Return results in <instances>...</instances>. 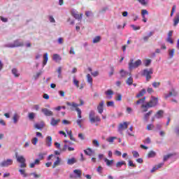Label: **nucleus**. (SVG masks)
Wrapping results in <instances>:
<instances>
[{
    "label": "nucleus",
    "instance_id": "nucleus-1",
    "mask_svg": "<svg viewBox=\"0 0 179 179\" xmlns=\"http://www.w3.org/2000/svg\"><path fill=\"white\" fill-rule=\"evenodd\" d=\"M83 104H85V102L83 100H80V103L78 104L75 102L71 103L69 101L66 102V106H70V110H71V111H76L78 113V118H82V110H80V108H79L78 107H80L82 106H83Z\"/></svg>",
    "mask_w": 179,
    "mask_h": 179
},
{
    "label": "nucleus",
    "instance_id": "nucleus-2",
    "mask_svg": "<svg viewBox=\"0 0 179 179\" xmlns=\"http://www.w3.org/2000/svg\"><path fill=\"white\" fill-rule=\"evenodd\" d=\"M24 45V43L20 39H16L13 41V43H9L4 45L6 48H17L19 47H23Z\"/></svg>",
    "mask_w": 179,
    "mask_h": 179
},
{
    "label": "nucleus",
    "instance_id": "nucleus-3",
    "mask_svg": "<svg viewBox=\"0 0 179 179\" xmlns=\"http://www.w3.org/2000/svg\"><path fill=\"white\" fill-rule=\"evenodd\" d=\"M89 120L91 124H94L95 122H100L101 121L100 116L96 115V112H94V110H91L90 112Z\"/></svg>",
    "mask_w": 179,
    "mask_h": 179
},
{
    "label": "nucleus",
    "instance_id": "nucleus-4",
    "mask_svg": "<svg viewBox=\"0 0 179 179\" xmlns=\"http://www.w3.org/2000/svg\"><path fill=\"white\" fill-rule=\"evenodd\" d=\"M141 65H142V60L138 59L134 62V59H131L129 62V71L136 69V68H138V66H141Z\"/></svg>",
    "mask_w": 179,
    "mask_h": 179
},
{
    "label": "nucleus",
    "instance_id": "nucleus-5",
    "mask_svg": "<svg viewBox=\"0 0 179 179\" xmlns=\"http://www.w3.org/2000/svg\"><path fill=\"white\" fill-rule=\"evenodd\" d=\"M142 76H145L147 82H149L150 79H152V75H153V69H145L141 73Z\"/></svg>",
    "mask_w": 179,
    "mask_h": 179
},
{
    "label": "nucleus",
    "instance_id": "nucleus-6",
    "mask_svg": "<svg viewBox=\"0 0 179 179\" xmlns=\"http://www.w3.org/2000/svg\"><path fill=\"white\" fill-rule=\"evenodd\" d=\"M12 164H13V159H12L3 160L0 163V166L1 167H9V166H12Z\"/></svg>",
    "mask_w": 179,
    "mask_h": 179
},
{
    "label": "nucleus",
    "instance_id": "nucleus-7",
    "mask_svg": "<svg viewBox=\"0 0 179 179\" xmlns=\"http://www.w3.org/2000/svg\"><path fill=\"white\" fill-rule=\"evenodd\" d=\"M147 103L150 104L152 108L156 107V106H157V104L159 103V99H157V97L151 96L150 101L147 102Z\"/></svg>",
    "mask_w": 179,
    "mask_h": 179
},
{
    "label": "nucleus",
    "instance_id": "nucleus-8",
    "mask_svg": "<svg viewBox=\"0 0 179 179\" xmlns=\"http://www.w3.org/2000/svg\"><path fill=\"white\" fill-rule=\"evenodd\" d=\"M178 95V93L176 92V90L172 89L169 94H164V99L165 100H167L169 97H171L173 96V97H176Z\"/></svg>",
    "mask_w": 179,
    "mask_h": 179
},
{
    "label": "nucleus",
    "instance_id": "nucleus-9",
    "mask_svg": "<svg viewBox=\"0 0 179 179\" xmlns=\"http://www.w3.org/2000/svg\"><path fill=\"white\" fill-rule=\"evenodd\" d=\"M41 113H43L45 117H52V115H54V113L47 108H42Z\"/></svg>",
    "mask_w": 179,
    "mask_h": 179
},
{
    "label": "nucleus",
    "instance_id": "nucleus-10",
    "mask_svg": "<svg viewBox=\"0 0 179 179\" xmlns=\"http://www.w3.org/2000/svg\"><path fill=\"white\" fill-rule=\"evenodd\" d=\"M15 159H17V162L18 163H26V159L22 155L19 156V154L17 152H15Z\"/></svg>",
    "mask_w": 179,
    "mask_h": 179
},
{
    "label": "nucleus",
    "instance_id": "nucleus-11",
    "mask_svg": "<svg viewBox=\"0 0 179 179\" xmlns=\"http://www.w3.org/2000/svg\"><path fill=\"white\" fill-rule=\"evenodd\" d=\"M141 108H143L142 113H147L149 108H152V106H150V103H147L146 102L145 103L141 105Z\"/></svg>",
    "mask_w": 179,
    "mask_h": 179
},
{
    "label": "nucleus",
    "instance_id": "nucleus-12",
    "mask_svg": "<svg viewBox=\"0 0 179 179\" xmlns=\"http://www.w3.org/2000/svg\"><path fill=\"white\" fill-rule=\"evenodd\" d=\"M128 128V122H124L123 123H120L118 127V131L119 132H121L122 129H127Z\"/></svg>",
    "mask_w": 179,
    "mask_h": 179
},
{
    "label": "nucleus",
    "instance_id": "nucleus-13",
    "mask_svg": "<svg viewBox=\"0 0 179 179\" xmlns=\"http://www.w3.org/2000/svg\"><path fill=\"white\" fill-rule=\"evenodd\" d=\"M45 145L48 146V148H51L52 145V137L50 136H48L45 139Z\"/></svg>",
    "mask_w": 179,
    "mask_h": 179
},
{
    "label": "nucleus",
    "instance_id": "nucleus-14",
    "mask_svg": "<svg viewBox=\"0 0 179 179\" xmlns=\"http://www.w3.org/2000/svg\"><path fill=\"white\" fill-rule=\"evenodd\" d=\"M59 122H61V120H55V118L52 117L50 120V125H52V127H57Z\"/></svg>",
    "mask_w": 179,
    "mask_h": 179
},
{
    "label": "nucleus",
    "instance_id": "nucleus-15",
    "mask_svg": "<svg viewBox=\"0 0 179 179\" xmlns=\"http://www.w3.org/2000/svg\"><path fill=\"white\" fill-rule=\"evenodd\" d=\"M103 107H104V101H101L99 103V106H97L98 113L99 114H103Z\"/></svg>",
    "mask_w": 179,
    "mask_h": 179
},
{
    "label": "nucleus",
    "instance_id": "nucleus-16",
    "mask_svg": "<svg viewBox=\"0 0 179 179\" xmlns=\"http://www.w3.org/2000/svg\"><path fill=\"white\" fill-rule=\"evenodd\" d=\"M84 153H85L87 156H93V155H94V150H92V148H88L84 150Z\"/></svg>",
    "mask_w": 179,
    "mask_h": 179
},
{
    "label": "nucleus",
    "instance_id": "nucleus-17",
    "mask_svg": "<svg viewBox=\"0 0 179 179\" xmlns=\"http://www.w3.org/2000/svg\"><path fill=\"white\" fill-rule=\"evenodd\" d=\"M78 160H76V158L75 157H71L69 159H67V164L69 166H73V164H75V163H77Z\"/></svg>",
    "mask_w": 179,
    "mask_h": 179
},
{
    "label": "nucleus",
    "instance_id": "nucleus-18",
    "mask_svg": "<svg viewBox=\"0 0 179 179\" xmlns=\"http://www.w3.org/2000/svg\"><path fill=\"white\" fill-rule=\"evenodd\" d=\"M105 94L108 96V100H111V99H113V94H114V92L112 90H108L105 92Z\"/></svg>",
    "mask_w": 179,
    "mask_h": 179
},
{
    "label": "nucleus",
    "instance_id": "nucleus-19",
    "mask_svg": "<svg viewBox=\"0 0 179 179\" xmlns=\"http://www.w3.org/2000/svg\"><path fill=\"white\" fill-rule=\"evenodd\" d=\"M152 113L153 110H150L148 113L144 114L143 120L145 122H148V121H149V117H150V115H152Z\"/></svg>",
    "mask_w": 179,
    "mask_h": 179
},
{
    "label": "nucleus",
    "instance_id": "nucleus-20",
    "mask_svg": "<svg viewBox=\"0 0 179 179\" xmlns=\"http://www.w3.org/2000/svg\"><path fill=\"white\" fill-rule=\"evenodd\" d=\"M38 164H40V159H36L34 162L29 164V167L30 169H34V167H36V166H38Z\"/></svg>",
    "mask_w": 179,
    "mask_h": 179
},
{
    "label": "nucleus",
    "instance_id": "nucleus-21",
    "mask_svg": "<svg viewBox=\"0 0 179 179\" xmlns=\"http://www.w3.org/2000/svg\"><path fill=\"white\" fill-rule=\"evenodd\" d=\"M19 120H20V115H17V113H15L13 117V124H17V122H19Z\"/></svg>",
    "mask_w": 179,
    "mask_h": 179
},
{
    "label": "nucleus",
    "instance_id": "nucleus-22",
    "mask_svg": "<svg viewBox=\"0 0 179 179\" xmlns=\"http://www.w3.org/2000/svg\"><path fill=\"white\" fill-rule=\"evenodd\" d=\"M73 18L78 20V22H80L82 20V17L83 16V14H78V13H73Z\"/></svg>",
    "mask_w": 179,
    "mask_h": 179
},
{
    "label": "nucleus",
    "instance_id": "nucleus-23",
    "mask_svg": "<svg viewBox=\"0 0 179 179\" xmlns=\"http://www.w3.org/2000/svg\"><path fill=\"white\" fill-rule=\"evenodd\" d=\"M47 62H48V53L43 54V67L45 65H47Z\"/></svg>",
    "mask_w": 179,
    "mask_h": 179
},
{
    "label": "nucleus",
    "instance_id": "nucleus-24",
    "mask_svg": "<svg viewBox=\"0 0 179 179\" xmlns=\"http://www.w3.org/2000/svg\"><path fill=\"white\" fill-rule=\"evenodd\" d=\"M179 23V12L176 13L173 19V26H177Z\"/></svg>",
    "mask_w": 179,
    "mask_h": 179
},
{
    "label": "nucleus",
    "instance_id": "nucleus-25",
    "mask_svg": "<svg viewBox=\"0 0 179 179\" xmlns=\"http://www.w3.org/2000/svg\"><path fill=\"white\" fill-rule=\"evenodd\" d=\"M35 128L36 129H39V130H41L43 129V128H44V122H41V123H36L34 125Z\"/></svg>",
    "mask_w": 179,
    "mask_h": 179
},
{
    "label": "nucleus",
    "instance_id": "nucleus-26",
    "mask_svg": "<svg viewBox=\"0 0 179 179\" xmlns=\"http://www.w3.org/2000/svg\"><path fill=\"white\" fill-rule=\"evenodd\" d=\"M87 82L90 85V86H93V78L90 74L87 75Z\"/></svg>",
    "mask_w": 179,
    "mask_h": 179
},
{
    "label": "nucleus",
    "instance_id": "nucleus-27",
    "mask_svg": "<svg viewBox=\"0 0 179 179\" xmlns=\"http://www.w3.org/2000/svg\"><path fill=\"white\" fill-rule=\"evenodd\" d=\"M104 162L105 163H106V166H108V167L113 166V164H114V161L113 160H109L107 158H104Z\"/></svg>",
    "mask_w": 179,
    "mask_h": 179
},
{
    "label": "nucleus",
    "instance_id": "nucleus-28",
    "mask_svg": "<svg viewBox=\"0 0 179 179\" xmlns=\"http://www.w3.org/2000/svg\"><path fill=\"white\" fill-rule=\"evenodd\" d=\"M11 72L15 78H19V76H20V73H19V71L15 68L11 70Z\"/></svg>",
    "mask_w": 179,
    "mask_h": 179
},
{
    "label": "nucleus",
    "instance_id": "nucleus-29",
    "mask_svg": "<svg viewBox=\"0 0 179 179\" xmlns=\"http://www.w3.org/2000/svg\"><path fill=\"white\" fill-rule=\"evenodd\" d=\"M52 59L53 61H55L57 62L58 61H61L62 58H61V56H59V55L54 54L52 56Z\"/></svg>",
    "mask_w": 179,
    "mask_h": 179
},
{
    "label": "nucleus",
    "instance_id": "nucleus-30",
    "mask_svg": "<svg viewBox=\"0 0 179 179\" xmlns=\"http://www.w3.org/2000/svg\"><path fill=\"white\" fill-rule=\"evenodd\" d=\"M164 113V112L163 110H159L158 112H157V113L155 114L156 118H158V119L162 118Z\"/></svg>",
    "mask_w": 179,
    "mask_h": 179
},
{
    "label": "nucleus",
    "instance_id": "nucleus-31",
    "mask_svg": "<svg viewBox=\"0 0 179 179\" xmlns=\"http://www.w3.org/2000/svg\"><path fill=\"white\" fill-rule=\"evenodd\" d=\"M43 75V71L40 70L38 73H36V75H34V80H37Z\"/></svg>",
    "mask_w": 179,
    "mask_h": 179
},
{
    "label": "nucleus",
    "instance_id": "nucleus-32",
    "mask_svg": "<svg viewBox=\"0 0 179 179\" xmlns=\"http://www.w3.org/2000/svg\"><path fill=\"white\" fill-rule=\"evenodd\" d=\"M146 93V90L143 89L141 90L138 94H136V97H137V99H139V97H142V96H143V94H145Z\"/></svg>",
    "mask_w": 179,
    "mask_h": 179
},
{
    "label": "nucleus",
    "instance_id": "nucleus-33",
    "mask_svg": "<svg viewBox=\"0 0 179 179\" xmlns=\"http://www.w3.org/2000/svg\"><path fill=\"white\" fill-rule=\"evenodd\" d=\"M73 173L76 174V177H78L79 178L82 176V171H80V169H75Z\"/></svg>",
    "mask_w": 179,
    "mask_h": 179
},
{
    "label": "nucleus",
    "instance_id": "nucleus-34",
    "mask_svg": "<svg viewBox=\"0 0 179 179\" xmlns=\"http://www.w3.org/2000/svg\"><path fill=\"white\" fill-rule=\"evenodd\" d=\"M156 157V152L153 150L150 151V152L148 155V157L149 159H152V157Z\"/></svg>",
    "mask_w": 179,
    "mask_h": 179
},
{
    "label": "nucleus",
    "instance_id": "nucleus-35",
    "mask_svg": "<svg viewBox=\"0 0 179 179\" xmlns=\"http://www.w3.org/2000/svg\"><path fill=\"white\" fill-rule=\"evenodd\" d=\"M126 83L129 85L131 86L133 85L134 83V78H132V77H129L127 78Z\"/></svg>",
    "mask_w": 179,
    "mask_h": 179
},
{
    "label": "nucleus",
    "instance_id": "nucleus-36",
    "mask_svg": "<svg viewBox=\"0 0 179 179\" xmlns=\"http://www.w3.org/2000/svg\"><path fill=\"white\" fill-rule=\"evenodd\" d=\"M173 156H174V155H173V154H168L166 155H164L163 161L167 162V160H169V159H170L171 157H173Z\"/></svg>",
    "mask_w": 179,
    "mask_h": 179
},
{
    "label": "nucleus",
    "instance_id": "nucleus-37",
    "mask_svg": "<svg viewBox=\"0 0 179 179\" xmlns=\"http://www.w3.org/2000/svg\"><path fill=\"white\" fill-rule=\"evenodd\" d=\"M121 78H125L128 75V71H124V69L120 70V71Z\"/></svg>",
    "mask_w": 179,
    "mask_h": 179
},
{
    "label": "nucleus",
    "instance_id": "nucleus-38",
    "mask_svg": "<svg viewBox=\"0 0 179 179\" xmlns=\"http://www.w3.org/2000/svg\"><path fill=\"white\" fill-rule=\"evenodd\" d=\"M35 117H36V114L34 113H29L28 114V118L29 120H30V121H33Z\"/></svg>",
    "mask_w": 179,
    "mask_h": 179
},
{
    "label": "nucleus",
    "instance_id": "nucleus-39",
    "mask_svg": "<svg viewBox=\"0 0 179 179\" xmlns=\"http://www.w3.org/2000/svg\"><path fill=\"white\" fill-rule=\"evenodd\" d=\"M115 100L116 101H121L122 100V94L117 93Z\"/></svg>",
    "mask_w": 179,
    "mask_h": 179
},
{
    "label": "nucleus",
    "instance_id": "nucleus-40",
    "mask_svg": "<svg viewBox=\"0 0 179 179\" xmlns=\"http://www.w3.org/2000/svg\"><path fill=\"white\" fill-rule=\"evenodd\" d=\"M176 52V50L175 49H171L169 50V58H173V57H174V53Z\"/></svg>",
    "mask_w": 179,
    "mask_h": 179
},
{
    "label": "nucleus",
    "instance_id": "nucleus-41",
    "mask_svg": "<svg viewBox=\"0 0 179 179\" xmlns=\"http://www.w3.org/2000/svg\"><path fill=\"white\" fill-rule=\"evenodd\" d=\"M126 164L127 163L125 162V161L118 162L116 164V167H122V166H125Z\"/></svg>",
    "mask_w": 179,
    "mask_h": 179
},
{
    "label": "nucleus",
    "instance_id": "nucleus-42",
    "mask_svg": "<svg viewBox=\"0 0 179 179\" xmlns=\"http://www.w3.org/2000/svg\"><path fill=\"white\" fill-rule=\"evenodd\" d=\"M101 40V37L98 36H96L95 38H94L92 43H94V44H96V43H99Z\"/></svg>",
    "mask_w": 179,
    "mask_h": 179
},
{
    "label": "nucleus",
    "instance_id": "nucleus-43",
    "mask_svg": "<svg viewBox=\"0 0 179 179\" xmlns=\"http://www.w3.org/2000/svg\"><path fill=\"white\" fill-rule=\"evenodd\" d=\"M92 145L95 146V148H99L100 146V143H99V141L94 139L92 141Z\"/></svg>",
    "mask_w": 179,
    "mask_h": 179
},
{
    "label": "nucleus",
    "instance_id": "nucleus-44",
    "mask_svg": "<svg viewBox=\"0 0 179 179\" xmlns=\"http://www.w3.org/2000/svg\"><path fill=\"white\" fill-rule=\"evenodd\" d=\"M73 83L76 87H79V80H76L75 77L73 79Z\"/></svg>",
    "mask_w": 179,
    "mask_h": 179
},
{
    "label": "nucleus",
    "instance_id": "nucleus-45",
    "mask_svg": "<svg viewBox=\"0 0 179 179\" xmlns=\"http://www.w3.org/2000/svg\"><path fill=\"white\" fill-rule=\"evenodd\" d=\"M106 106H107V107H114V106H115L114 101H108L106 103Z\"/></svg>",
    "mask_w": 179,
    "mask_h": 179
},
{
    "label": "nucleus",
    "instance_id": "nucleus-46",
    "mask_svg": "<svg viewBox=\"0 0 179 179\" xmlns=\"http://www.w3.org/2000/svg\"><path fill=\"white\" fill-rule=\"evenodd\" d=\"M114 139H117V137H109L108 138L106 139L107 142H109V143H113L114 142Z\"/></svg>",
    "mask_w": 179,
    "mask_h": 179
},
{
    "label": "nucleus",
    "instance_id": "nucleus-47",
    "mask_svg": "<svg viewBox=\"0 0 179 179\" xmlns=\"http://www.w3.org/2000/svg\"><path fill=\"white\" fill-rule=\"evenodd\" d=\"M176 9H177V6L173 5L172 7V10L171 11V17H172V16L174 15V12H176Z\"/></svg>",
    "mask_w": 179,
    "mask_h": 179
},
{
    "label": "nucleus",
    "instance_id": "nucleus-48",
    "mask_svg": "<svg viewBox=\"0 0 179 179\" xmlns=\"http://www.w3.org/2000/svg\"><path fill=\"white\" fill-rule=\"evenodd\" d=\"M144 64H145V66H149V65L152 64V59H146Z\"/></svg>",
    "mask_w": 179,
    "mask_h": 179
},
{
    "label": "nucleus",
    "instance_id": "nucleus-49",
    "mask_svg": "<svg viewBox=\"0 0 179 179\" xmlns=\"http://www.w3.org/2000/svg\"><path fill=\"white\" fill-rule=\"evenodd\" d=\"M19 172L20 173L21 176H22L24 178L27 177V173H26V172H24V170L20 169Z\"/></svg>",
    "mask_w": 179,
    "mask_h": 179
},
{
    "label": "nucleus",
    "instance_id": "nucleus-50",
    "mask_svg": "<svg viewBox=\"0 0 179 179\" xmlns=\"http://www.w3.org/2000/svg\"><path fill=\"white\" fill-rule=\"evenodd\" d=\"M48 20L50 23H55V19H54V17L52 15L48 16Z\"/></svg>",
    "mask_w": 179,
    "mask_h": 179
},
{
    "label": "nucleus",
    "instance_id": "nucleus-51",
    "mask_svg": "<svg viewBox=\"0 0 179 179\" xmlns=\"http://www.w3.org/2000/svg\"><path fill=\"white\" fill-rule=\"evenodd\" d=\"M57 160L53 163L56 166H59V163H61V158L59 157H56Z\"/></svg>",
    "mask_w": 179,
    "mask_h": 179
},
{
    "label": "nucleus",
    "instance_id": "nucleus-52",
    "mask_svg": "<svg viewBox=\"0 0 179 179\" xmlns=\"http://www.w3.org/2000/svg\"><path fill=\"white\" fill-rule=\"evenodd\" d=\"M160 86V83L154 82L152 83V87L155 89H157V87H159Z\"/></svg>",
    "mask_w": 179,
    "mask_h": 179
},
{
    "label": "nucleus",
    "instance_id": "nucleus-53",
    "mask_svg": "<svg viewBox=\"0 0 179 179\" xmlns=\"http://www.w3.org/2000/svg\"><path fill=\"white\" fill-rule=\"evenodd\" d=\"M141 15L143 18H145V15H149V12H148L147 10H142Z\"/></svg>",
    "mask_w": 179,
    "mask_h": 179
},
{
    "label": "nucleus",
    "instance_id": "nucleus-54",
    "mask_svg": "<svg viewBox=\"0 0 179 179\" xmlns=\"http://www.w3.org/2000/svg\"><path fill=\"white\" fill-rule=\"evenodd\" d=\"M132 154H133V157L134 158L139 157V152H138V151H133Z\"/></svg>",
    "mask_w": 179,
    "mask_h": 179
},
{
    "label": "nucleus",
    "instance_id": "nucleus-55",
    "mask_svg": "<svg viewBox=\"0 0 179 179\" xmlns=\"http://www.w3.org/2000/svg\"><path fill=\"white\" fill-rule=\"evenodd\" d=\"M131 27H132L133 30L134 31L141 30V27H136L135 24H131Z\"/></svg>",
    "mask_w": 179,
    "mask_h": 179
},
{
    "label": "nucleus",
    "instance_id": "nucleus-56",
    "mask_svg": "<svg viewBox=\"0 0 179 179\" xmlns=\"http://www.w3.org/2000/svg\"><path fill=\"white\" fill-rule=\"evenodd\" d=\"M152 128H155V125H153L152 124H150L147 126L148 131H152Z\"/></svg>",
    "mask_w": 179,
    "mask_h": 179
},
{
    "label": "nucleus",
    "instance_id": "nucleus-57",
    "mask_svg": "<svg viewBox=\"0 0 179 179\" xmlns=\"http://www.w3.org/2000/svg\"><path fill=\"white\" fill-rule=\"evenodd\" d=\"M31 142L34 145H37V142H38V138H37V137H34L32 139Z\"/></svg>",
    "mask_w": 179,
    "mask_h": 179
},
{
    "label": "nucleus",
    "instance_id": "nucleus-58",
    "mask_svg": "<svg viewBox=\"0 0 179 179\" xmlns=\"http://www.w3.org/2000/svg\"><path fill=\"white\" fill-rule=\"evenodd\" d=\"M129 167H136V165L134 164L132 160H129Z\"/></svg>",
    "mask_w": 179,
    "mask_h": 179
},
{
    "label": "nucleus",
    "instance_id": "nucleus-59",
    "mask_svg": "<svg viewBox=\"0 0 179 179\" xmlns=\"http://www.w3.org/2000/svg\"><path fill=\"white\" fill-rule=\"evenodd\" d=\"M78 138L81 141H85V136H83V134H82V133L78 134Z\"/></svg>",
    "mask_w": 179,
    "mask_h": 179
},
{
    "label": "nucleus",
    "instance_id": "nucleus-60",
    "mask_svg": "<svg viewBox=\"0 0 179 179\" xmlns=\"http://www.w3.org/2000/svg\"><path fill=\"white\" fill-rule=\"evenodd\" d=\"M166 41H167V43H170V44H173L174 43V41H173V39L170 37H167Z\"/></svg>",
    "mask_w": 179,
    "mask_h": 179
},
{
    "label": "nucleus",
    "instance_id": "nucleus-61",
    "mask_svg": "<svg viewBox=\"0 0 179 179\" xmlns=\"http://www.w3.org/2000/svg\"><path fill=\"white\" fill-rule=\"evenodd\" d=\"M57 43L58 44H64V38H59L57 39Z\"/></svg>",
    "mask_w": 179,
    "mask_h": 179
},
{
    "label": "nucleus",
    "instance_id": "nucleus-62",
    "mask_svg": "<svg viewBox=\"0 0 179 179\" xmlns=\"http://www.w3.org/2000/svg\"><path fill=\"white\" fill-rule=\"evenodd\" d=\"M82 121H83L82 119H78V120H77V121H76L78 125L80 128H82Z\"/></svg>",
    "mask_w": 179,
    "mask_h": 179
},
{
    "label": "nucleus",
    "instance_id": "nucleus-63",
    "mask_svg": "<svg viewBox=\"0 0 179 179\" xmlns=\"http://www.w3.org/2000/svg\"><path fill=\"white\" fill-rule=\"evenodd\" d=\"M113 75H114V68L111 66L110 71L109 72V76H113Z\"/></svg>",
    "mask_w": 179,
    "mask_h": 179
},
{
    "label": "nucleus",
    "instance_id": "nucleus-64",
    "mask_svg": "<svg viewBox=\"0 0 179 179\" xmlns=\"http://www.w3.org/2000/svg\"><path fill=\"white\" fill-rule=\"evenodd\" d=\"M138 1L139 2V3H141V5H146V1L145 0H138Z\"/></svg>",
    "mask_w": 179,
    "mask_h": 179
}]
</instances>
